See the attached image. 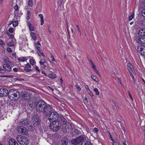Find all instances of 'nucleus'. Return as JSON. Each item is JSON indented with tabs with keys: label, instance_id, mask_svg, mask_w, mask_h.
Wrapping results in <instances>:
<instances>
[{
	"label": "nucleus",
	"instance_id": "obj_1",
	"mask_svg": "<svg viewBox=\"0 0 145 145\" xmlns=\"http://www.w3.org/2000/svg\"><path fill=\"white\" fill-rule=\"evenodd\" d=\"M28 104L31 108H33L36 106L37 111L43 113L45 115H48L52 110V107L51 105L42 101H40L37 102V101L35 98H32Z\"/></svg>",
	"mask_w": 145,
	"mask_h": 145
},
{
	"label": "nucleus",
	"instance_id": "obj_2",
	"mask_svg": "<svg viewBox=\"0 0 145 145\" xmlns=\"http://www.w3.org/2000/svg\"><path fill=\"white\" fill-rule=\"evenodd\" d=\"M8 97L12 100H17L20 97L19 93L16 90L12 89L8 91Z\"/></svg>",
	"mask_w": 145,
	"mask_h": 145
},
{
	"label": "nucleus",
	"instance_id": "obj_3",
	"mask_svg": "<svg viewBox=\"0 0 145 145\" xmlns=\"http://www.w3.org/2000/svg\"><path fill=\"white\" fill-rule=\"evenodd\" d=\"M50 122V128L51 130L56 132L61 128V124L59 121H55Z\"/></svg>",
	"mask_w": 145,
	"mask_h": 145
},
{
	"label": "nucleus",
	"instance_id": "obj_4",
	"mask_svg": "<svg viewBox=\"0 0 145 145\" xmlns=\"http://www.w3.org/2000/svg\"><path fill=\"white\" fill-rule=\"evenodd\" d=\"M16 139L18 143L22 145H27L28 144V139L23 136L18 135L16 137Z\"/></svg>",
	"mask_w": 145,
	"mask_h": 145
},
{
	"label": "nucleus",
	"instance_id": "obj_5",
	"mask_svg": "<svg viewBox=\"0 0 145 145\" xmlns=\"http://www.w3.org/2000/svg\"><path fill=\"white\" fill-rule=\"evenodd\" d=\"M53 108L52 112H51L48 114H50V116L48 118V120L50 122H53L54 121H57L59 118V115L56 112H53ZM48 116V115H47Z\"/></svg>",
	"mask_w": 145,
	"mask_h": 145
},
{
	"label": "nucleus",
	"instance_id": "obj_6",
	"mask_svg": "<svg viewBox=\"0 0 145 145\" xmlns=\"http://www.w3.org/2000/svg\"><path fill=\"white\" fill-rule=\"evenodd\" d=\"M135 40L139 44L142 45L145 44V38H144L137 33L135 35Z\"/></svg>",
	"mask_w": 145,
	"mask_h": 145
},
{
	"label": "nucleus",
	"instance_id": "obj_7",
	"mask_svg": "<svg viewBox=\"0 0 145 145\" xmlns=\"http://www.w3.org/2000/svg\"><path fill=\"white\" fill-rule=\"evenodd\" d=\"M84 140V138L82 136H79L75 139L72 140L71 142L72 144L74 145L78 144Z\"/></svg>",
	"mask_w": 145,
	"mask_h": 145
},
{
	"label": "nucleus",
	"instance_id": "obj_8",
	"mask_svg": "<svg viewBox=\"0 0 145 145\" xmlns=\"http://www.w3.org/2000/svg\"><path fill=\"white\" fill-rule=\"evenodd\" d=\"M138 52L141 55H145V45L142 44V46H138L137 48Z\"/></svg>",
	"mask_w": 145,
	"mask_h": 145
},
{
	"label": "nucleus",
	"instance_id": "obj_9",
	"mask_svg": "<svg viewBox=\"0 0 145 145\" xmlns=\"http://www.w3.org/2000/svg\"><path fill=\"white\" fill-rule=\"evenodd\" d=\"M22 97V99L27 101H29L32 99L30 94L29 93L25 92H24L23 93Z\"/></svg>",
	"mask_w": 145,
	"mask_h": 145
},
{
	"label": "nucleus",
	"instance_id": "obj_10",
	"mask_svg": "<svg viewBox=\"0 0 145 145\" xmlns=\"http://www.w3.org/2000/svg\"><path fill=\"white\" fill-rule=\"evenodd\" d=\"M8 95V91L7 89L5 88H0V96L5 97Z\"/></svg>",
	"mask_w": 145,
	"mask_h": 145
},
{
	"label": "nucleus",
	"instance_id": "obj_11",
	"mask_svg": "<svg viewBox=\"0 0 145 145\" xmlns=\"http://www.w3.org/2000/svg\"><path fill=\"white\" fill-rule=\"evenodd\" d=\"M20 123L21 125L27 127H29L30 126L29 122L26 119H24L22 120Z\"/></svg>",
	"mask_w": 145,
	"mask_h": 145
},
{
	"label": "nucleus",
	"instance_id": "obj_12",
	"mask_svg": "<svg viewBox=\"0 0 145 145\" xmlns=\"http://www.w3.org/2000/svg\"><path fill=\"white\" fill-rule=\"evenodd\" d=\"M72 128V125L70 123H68L67 125V126L63 128V130L64 132L69 133Z\"/></svg>",
	"mask_w": 145,
	"mask_h": 145
},
{
	"label": "nucleus",
	"instance_id": "obj_13",
	"mask_svg": "<svg viewBox=\"0 0 145 145\" xmlns=\"http://www.w3.org/2000/svg\"><path fill=\"white\" fill-rule=\"evenodd\" d=\"M18 131L19 133L24 135L26 134V129L23 126H20L18 129Z\"/></svg>",
	"mask_w": 145,
	"mask_h": 145
},
{
	"label": "nucleus",
	"instance_id": "obj_14",
	"mask_svg": "<svg viewBox=\"0 0 145 145\" xmlns=\"http://www.w3.org/2000/svg\"><path fill=\"white\" fill-rule=\"evenodd\" d=\"M9 145H18V143L16 140L13 138L10 139L9 141Z\"/></svg>",
	"mask_w": 145,
	"mask_h": 145
},
{
	"label": "nucleus",
	"instance_id": "obj_15",
	"mask_svg": "<svg viewBox=\"0 0 145 145\" xmlns=\"http://www.w3.org/2000/svg\"><path fill=\"white\" fill-rule=\"evenodd\" d=\"M137 33L144 37L145 36V28L140 29L138 32Z\"/></svg>",
	"mask_w": 145,
	"mask_h": 145
},
{
	"label": "nucleus",
	"instance_id": "obj_16",
	"mask_svg": "<svg viewBox=\"0 0 145 145\" xmlns=\"http://www.w3.org/2000/svg\"><path fill=\"white\" fill-rule=\"evenodd\" d=\"M3 68L8 72H10L11 70V68L8 64H4L3 65Z\"/></svg>",
	"mask_w": 145,
	"mask_h": 145
},
{
	"label": "nucleus",
	"instance_id": "obj_17",
	"mask_svg": "<svg viewBox=\"0 0 145 145\" xmlns=\"http://www.w3.org/2000/svg\"><path fill=\"white\" fill-rule=\"evenodd\" d=\"M32 122L34 125H38L39 124L38 118L37 117L35 118L33 117L32 118Z\"/></svg>",
	"mask_w": 145,
	"mask_h": 145
},
{
	"label": "nucleus",
	"instance_id": "obj_18",
	"mask_svg": "<svg viewBox=\"0 0 145 145\" xmlns=\"http://www.w3.org/2000/svg\"><path fill=\"white\" fill-rule=\"evenodd\" d=\"M27 25L28 26L29 28L30 31H34L35 30V29L33 27V25L31 23L28 22L27 23Z\"/></svg>",
	"mask_w": 145,
	"mask_h": 145
},
{
	"label": "nucleus",
	"instance_id": "obj_19",
	"mask_svg": "<svg viewBox=\"0 0 145 145\" xmlns=\"http://www.w3.org/2000/svg\"><path fill=\"white\" fill-rule=\"evenodd\" d=\"M15 41L14 39H12L11 40H10L7 43L8 46H13L14 45Z\"/></svg>",
	"mask_w": 145,
	"mask_h": 145
},
{
	"label": "nucleus",
	"instance_id": "obj_20",
	"mask_svg": "<svg viewBox=\"0 0 145 145\" xmlns=\"http://www.w3.org/2000/svg\"><path fill=\"white\" fill-rule=\"evenodd\" d=\"M30 36L34 40H36L37 39V37L35 34L33 32H30Z\"/></svg>",
	"mask_w": 145,
	"mask_h": 145
},
{
	"label": "nucleus",
	"instance_id": "obj_21",
	"mask_svg": "<svg viewBox=\"0 0 145 145\" xmlns=\"http://www.w3.org/2000/svg\"><path fill=\"white\" fill-rule=\"evenodd\" d=\"M39 16L40 18V22H41L40 25H43L44 23V18H43V15L42 14H39Z\"/></svg>",
	"mask_w": 145,
	"mask_h": 145
},
{
	"label": "nucleus",
	"instance_id": "obj_22",
	"mask_svg": "<svg viewBox=\"0 0 145 145\" xmlns=\"http://www.w3.org/2000/svg\"><path fill=\"white\" fill-rule=\"evenodd\" d=\"M18 61L21 62H24L27 60V59L25 57H20L17 59Z\"/></svg>",
	"mask_w": 145,
	"mask_h": 145
},
{
	"label": "nucleus",
	"instance_id": "obj_23",
	"mask_svg": "<svg viewBox=\"0 0 145 145\" xmlns=\"http://www.w3.org/2000/svg\"><path fill=\"white\" fill-rule=\"evenodd\" d=\"M68 141L66 139L64 138L61 140V143L62 145H67L68 144Z\"/></svg>",
	"mask_w": 145,
	"mask_h": 145
},
{
	"label": "nucleus",
	"instance_id": "obj_24",
	"mask_svg": "<svg viewBox=\"0 0 145 145\" xmlns=\"http://www.w3.org/2000/svg\"><path fill=\"white\" fill-rule=\"evenodd\" d=\"M60 118L61 120L64 123H65L67 121V120L62 116H60Z\"/></svg>",
	"mask_w": 145,
	"mask_h": 145
},
{
	"label": "nucleus",
	"instance_id": "obj_25",
	"mask_svg": "<svg viewBox=\"0 0 145 145\" xmlns=\"http://www.w3.org/2000/svg\"><path fill=\"white\" fill-rule=\"evenodd\" d=\"M91 78L92 80L95 81L97 82H99V80L95 76H94V75H92L91 76Z\"/></svg>",
	"mask_w": 145,
	"mask_h": 145
},
{
	"label": "nucleus",
	"instance_id": "obj_26",
	"mask_svg": "<svg viewBox=\"0 0 145 145\" xmlns=\"http://www.w3.org/2000/svg\"><path fill=\"white\" fill-rule=\"evenodd\" d=\"M81 145H92V144L89 142L86 141L82 142Z\"/></svg>",
	"mask_w": 145,
	"mask_h": 145
},
{
	"label": "nucleus",
	"instance_id": "obj_27",
	"mask_svg": "<svg viewBox=\"0 0 145 145\" xmlns=\"http://www.w3.org/2000/svg\"><path fill=\"white\" fill-rule=\"evenodd\" d=\"M13 20L12 21V22L10 23V24H11V23L13 25L14 27H16L17 26L18 24V22L17 21H13Z\"/></svg>",
	"mask_w": 145,
	"mask_h": 145
},
{
	"label": "nucleus",
	"instance_id": "obj_28",
	"mask_svg": "<svg viewBox=\"0 0 145 145\" xmlns=\"http://www.w3.org/2000/svg\"><path fill=\"white\" fill-rule=\"evenodd\" d=\"M45 63V60L44 59H41L39 62V63L41 65H44V63Z\"/></svg>",
	"mask_w": 145,
	"mask_h": 145
},
{
	"label": "nucleus",
	"instance_id": "obj_29",
	"mask_svg": "<svg viewBox=\"0 0 145 145\" xmlns=\"http://www.w3.org/2000/svg\"><path fill=\"white\" fill-rule=\"evenodd\" d=\"M127 66L129 68L130 70H131L132 71H133V66L130 63H128L127 64Z\"/></svg>",
	"mask_w": 145,
	"mask_h": 145
},
{
	"label": "nucleus",
	"instance_id": "obj_30",
	"mask_svg": "<svg viewBox=\"0 0 145 145\" xmlns=\"http://www.w3.org/2000/svg\"><path fill=\"white\" fill-rule=\"evenodd\" d=\"M49 77L50 78H56V75L54 74H51L49 75Z\"/></svg>",
	"mask_w": 145,
	"mask_h": 145
},
{
	"label": "nucleus",
	"instance_id": "obj_31",
	"mask_svg": "<svg viewBox=\"0 0 145 145\" xmlns=\"http://www.w3.org/2000/svg\"><path fill=\"white\" fill-rule=\"evenodd\" d=\"M134 14L133 13L132 14V15H131L129 17V20H132L134 18Z\"/></svg>",
	"mask_w": 145,
	"mask_h": 145
},
{
	"label": "nucleus",
	"instance_id": "obj_32",
	"mask_svg": "<svg viewBox=\"0 0 145 145\" xmlns=\"http://www.w3.org/2000/svg\"><path fill=\"white\" fill-rule=\"evenodd\" d=\"M0 44L3 47H4L5 45L4 42L1 39H0Z\"/></svg>",
	"mask_w": 145,
	"mask_h": 145
},
{
	"label": "nucleus",
	"instance_id": "obj_33",
	"mask_svg": "<svg viewBox=\"0 0 145 145\" xmlns=\"http://www.w3.org/2000/svg\"><path fill=\"white\" fill-rule=\"evenodd\" d=\"M95 93L97 95H99V93L98 91V89L97 88H95L93 89Z\"/></svg>",
	"mask_w": 145,
	"mask_h": 145
},
{
	"label": "nucleus",
	"instance_id": "obj_34",
	"mask_svg": "<svg viewBox=\"0 0 145 145\" xmlns=\"http://www.w3.org/2000/svg\"><path fill=\"white\" fill-rule=\"evenodd\" d=\"M29 62L32 65H33L35 64L34 61L32 59H30Z\"/></svg>",
	"mask_w": 145,
	"mask_h": 145
},
{
	"label": "nucleus",
	"instance_id": "obj_35",
	"mask_svg": "<svg viewBox=\"0 0 145 145\" xmlns=\"http://www.w3.org/2000/svg\"><path fill=\"white\" fill-rule=\"evenodd\" d=\"M38 55L39 56H40L41 55H42L44 57H46V56L44 54L43 52H39V53H37Z\"/></svg>",
	"mask_w": 145,
	"mask_h": 145
},
{
	"label": "nucleus",
	"instance_id": "obj_36",
	"mask_svg": "<svg viewBox=\"0 0 145 145\" xmlns=\"http://www.w3.org/2000/svg\"><path fill=\"white\" fill-rule=\"evenodd\" d=\"M88 93L91 96H93V94L92 92L91 91L90 89H88V90H87Z\"/></svg>",
	"mask_w": 145,
	"mask_h": 145
},
{
	"label": "nucleus",
	"instance_id": "obj_37",
	"mask_svg": "<svg viewBox=\"0 0 145 145\" xmlns=\"http://www.w3.org/2000/svg\"><path fill=\"white\" fill-rule=\"evenodd\" d=\"M142 14L143 16L145 17V9H144L142 10Z\"/></svg>",
	"mask_w": 145,
	"mask_h": 145
},
{
	"label": "nucleus",
	"instance_id": "obj_38",
	"mask_svg": "<svg viewBox=\"0 0 145 145\" xmlns=\"http://www.w3.org/2000/svg\"><path fill=\"white\" fill-rule=\"evenodd\" d=\"M33 3V1L32 0H29L28 2V5L29 6L31 7L30 6Z\"/></svg>",
	"mask_w": 145,
	"mask_h": 145
},
{
	"label": "nucleus",
	"instance_id": "obj_39",
	"mask_svg": "<svg viewBox=\"0 0 145 145\" xmlns=\"http://www.w3.org/2000/svg\"><path fill=\"white\" fill-rule=\"evenodd\" d=\"M4 61H5V63H7L9 62V59L7 57H6L4 59Z\"/></svg>",
	"mask_w": 145,
	"mask_h": 145
},
{
	"label": "nucleus",
	"instance_id": "obj_40",
	"mask_svg": "<svg viewBox=\"0 0 145 145\" xmlns=\"http://www.w3.org/2000/svg\"><path fill=\"white\" fill-rule=\"evenodd\" d=\"M8 31L10 33H12L14 31V29L12 28H10L8 29Z\"/></svg>",
	"mask_w": 145,
	"mask_h": 145
},
{
	"label": "nucleus",
	"instance_id": "obj_41",
	"mask_svg": "<svg viewBox=\"0 0 145 145\" xmlns=\"http://www.w3.org/2000/svg\"><path fill=\"white\" fill-rule=\"evenodd\" d=\"M25 67H27V68H31V66L30 65L29 63H27L26 64Z\"/></svg>",
	"mask_w": 145,
	"mask_h": 145
},
{
	"label": "nucleus",
	"instance_id": "obj_42",
	"mask_svg": "<svg viewBox=\"0 0 145 145\" xmlns=\"http://www.w3.org/2000/svg\"><path fill=\"white\" fill-rule=\"evenodd\" d=\"M24 70L25 71L27 72H29L30 71H31V69H29L28 68H27V67H25Z\"/></svg>",
	"mask_w": 145,
	"mask_h": 145
},
{
	"label": "nucleus",
	"instance_id": "obj_43",
	"mask_svg": "<svg viewBox=\"0 0 145 145\" xmlns=\"http://www.w3.org/2000/svg\"><path fill=\"white\" fill-rule=\"evenodd\" d=\"M77 132V130H74V131L72 133V134L73 135L75 136L77 135L76 134V133Z\"/></svg>",
	"mask_w": 145,
	"mask_h": 145
},
{
	"label": "nucleus",
	"instance_id": "obj_44",
	"mask_svg": "<svg viewBox=\"0 0 145 145\" xmlns=\"http://www.w3.org/2000/svg\"><path fill=\"white\" fill-rule=\"evenodd\" d=\"M50 59L52 61H55L56 62V61H55V59L54 57L53 56V55L51 56L50 57Z\"/></svg>",
	"mask_w": 145,
	"mask_h": 145
},
{
	"label": "nucleus",
	"instance_id": "obj_45",
	"mask_svg": "<svg viewBox=\"0 0 145 145\" xmlns=\"http://www.w3.org/2000/svg\"><path fill=\"white\" fill-rule=\"evenodd\" d=\"M91 66L92 68L94 70L96 68H95V65H94L93 63H91Z\"/></svg>",
	"mask_w": 145,
	"mask_h": 145
},
{
	"label": "nucleus",
	"instance_id": "obj_46",
	"mask_svg": "<svg viewBox=\"0 0 145 145\" xmlns=\"http://www.w3.org/2000/svg\"><path fill=\"white\" fill-rule=\"evenodd\" d=\"M94 70L97 73V74L99 75V76H100L101 75L100 74V73L97 70V69H95Z\"/></svg>",
	"mask_w": 145,
	"mask_h": 145
},
{
	"label": "nucleus",
	"instance_id": "obj_47",
	"mask_svg": "<svg viewBox=\"0 0 145 145\" xmlns=\"http://www.w3.org/2000/svg\"><path fill=\"white\" fill-rule=\"evenodd\" d=\"M141 24L143 26L145 25V19L142 20L141 21Z\"/></svg>",
	"mask_w": 145,
	"mask_h": 145
},
{
	"label": "nucleus",
	"instance_id": "obj_48",
	"mask_svg": "<svg viewBox=\"0 0 145 145\" xmlns=\"http://www.w3.org/2000/svg\"><path fill=\"white\" fill-rule=\"evenodd\" d=\"M7 51L10 52H11L12 51L11 48L10 47H8L7 49Z\"/></svg>",
	"mask_w": 145,
	"mask_h": 145
},
{
	"label": "nucleus",
	"instance_id": "obj_49",
	"mask_svg": "<svg viewBox=\"0 0 145 145\" xmlns=\"http://www.w3.org/2000/svg\"><path fill=\"white\" fill-rule=\"evenodd\" d=\"M37 50L40 52L41 51V49L40 48V47L39 46L37 47Z\"/></svg>",
	"mask_w": 145,
	"mask_h": 145
},
{
	"label": "nucleus",
	"instance_id": "obj_50",
	"mask_svg": "<svg viewBox=\"0 0 145 145\" xmlns=\"http://www.w3.org/2000/svg\"><path fill=\"white\" fill-rule=\"evenodd\" d=\"M6 71L5 69H0V72L1 73H3L5 72Z\"/></svg>",
	"mask_w": 145,
	"mask_h": 145
},
{
	"label": "nucleus",
	"instance_id": "obj_51",
	"mask_svg": "<svg viewBox=\"0 0 145 145\" xmlns=\"http://www.w3.org/2000/svg\"><path fill=\"white\" fill-rule=\"evenodd\" d=\"M129 72L131 76L133 78V80H134V78L133 75V74H132V73L130 71H129Z\"/></svg>",
	"mask_w": 145,
	"mask_h": 145
},
{
	"label": "nucleus",
	"instance_id": "obj_52",
	"mask_svg": "<svg viewBox=\"0 0 145 145\" xmlns=\"http://www.w3.org/2000/svg\"><path fill=\"white\" fill-rule=\"evenodd\" d=\"M13 70L15 72H17L18 71V69L16 68H14Z\"/></svg>",
	"mask_w": 145,
	"mask_h": 145
},
{
	"label": "nucleus",
	"instance_id": "obj_53",
	"mask_svg": "<svg viewBox=\"0 0 145 145\" xmlns=\"http://www.w3.org/2000/svg\"><path fill=\"white\" fill-rule=\"evenodd\" d=\"M27 14L28 16H30L31 15V12L30 10H28L27 12Z\"/></svg>",
	"mask_w": 145,
	"mask_h": 145
},
{
	"label": "nucleus",
	"instance_id": "obj_54",
	"mask_svg": "<svg viewBox=\"0 0 145 145\" xmlns=\"http://www.w3.org/2000/svg\"><path fill=\"white\" fill-rule=\"evenodd\" d=\"M14 9L16 10H18V7L17 5H16L15 6Z\"/></svg>",
	"mask_w": 145,
	"mask_h": 145
},
{
	"label": "nucleus",
	"instance_id": "obj_55",
	"mask_svg": "<svg viewBox=\"0 0 145 145\" xmlns=\"http://www.w3.org/2000/svg\"><path fill=\"white\" fill-rule=\"evenodd\" d=\"M129 97L132 100H133V98L132 97L130 93L129 92Z\"/></svg>",
	"mask_w": 145,
	"mask_h": 145
},
{
	"label": "nucleus",
	"instance_id": "obj_56",
	"mask_svg": "<svg viewBox=\"0 0 145 145\" xmlns=\"http://www.w3.org/2000/svg\"><path fill=\"white\" fill-rule=\"evenodd\" d=\"M35 69L37 70V71H38L39 72H40V69H39V67L38 66H36L35 67Z\"/></svg>",
	"mask_w": 145,
	"mask_h": 145
},
{
	"label": "nucleus",
	"instance_id": "obj_57",
	"mask_svg": "<svg viewBox=\"0 0 145 145\" xmlns=\"http://www.w3.org/2000/svg\"><path fill=\"white\" fill-rule=\"evenodd\" d=\"M10 36L11 39H13L14 38V36L13 34H11Z\"/></svg>",
	"mask_w": 145,
	"mask_h": 145
},
{
	"label": "nucleus",
	"instance_id": "obj_58",
	"mask_svg": "<svg viewBox=\"0 0 145 145\" xmlns=\"http://www.w3.org/2000/svg\"><path fill=\"white\" fill-rule=\"evenodd\" d=\"M1 77H10V76H8V75H3V76H1Z\"/></svg>",
	"mask_w": 145,
	"mask_h": 145
},
{
	"label": "nucleus",
	"instance_id": "obj_59",
	"mask_svg": "<svg viewBox=\"0 0 145 145\" xmlns=\"http://www.w3.org/2000/svg\"><path fill=\"white\" fill-rule=\"evenodd\" d=\"M94 130L96 132H97L98 131V129L96 127L94 128Z\"/></svg>",
	"mask_w": 145,
	"mask_h": 145
},
{
	"label": "nucleus",
	"instance_id": "obj_60",
	"mask_svg": "<svg viewBox=\"0 0 145 145\" xmlns=\"http://www.w3.org/2000/svg\"><path fill=\"white\" fill-rule=\"evenodd\" d=\"M88 60L89 61V62L91 63V64L92 63H93L92 60L90 58L88 59Z\"/></svg>",
	"mask_w": 145,
	"mask_h": 145
},
{
	"label": "nucleus",
	"instance_id": "obj_61",
	"mask_svg": "<svg viewBox=\"0 0 145 145\" xmlns=\"http://www.w3.org/2000/svg\"><path fill=\"white\" fill-rule=\"evenodd\" d=\"M85 88L87 90H88V89H89V88L88 86L87 85L85 86Z\"/></svg>",
	"mask_w": 145,
	"mask_h": 145
},
{
	"label": "nucleus",
	"instance_id": "obj_62",
	"mask_svg": "<svg viewBox=\"0 0 145 145\" xmlns=\"http://www.w3.org/2000/svg\"><path fill=\"white\" fill-rule=\"evenodd\" d=\"M48 88L49 89H51L52 91L54 90V89L52 88H51V87L48 86Z\"/></svg>",
	"mask_w": 145,
	"mask_h": 145
},
{
	"label": "nucleus",
	"instance_id": "obj_63",
	"mask_svg": "<svg viewBox=\"0 0 145 145\" xmlns=\"http://www.w3.org/2000/svg\"><path fill=\"white\" fill-rule=\"evenodd\" d=\"M76 88H77L78 89V90H80V88L78 86H76Z\"/></svg>",
	"mask_w": 145,
	"mask_h": 145
},
{
	"label": "nucleus",
	"instance_id": "obj_64",
	"mask_svg": "<svg viewBox=\"0 0 145 145\" xmlns=\"http://www.w3.org/2000/svg\"><path fill=\"white\" fill-rule=\"evenodd\" d=\"M123 142V145H127L125 141H124Z\"/></svg>",
	"mask_w": 145,
	"mask_h": 145
}]
</instances>
